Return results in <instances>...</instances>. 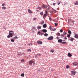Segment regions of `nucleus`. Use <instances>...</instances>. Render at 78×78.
I'll use <instances>...</instances> for the list:
<instances>
[{"mask_svg":"<svg viewBox=\"0 0 78 78\" xmlns=\"http://www.w3.org/2000/svg\"><path fill=\"white\" fill-rule=\"evenodd\" d=\"M38 9H41V10L42 9L41 8V7H38Z\"/></svg>","mask_w":78,"mask_h":78,"instance_id":"a19ab883","label":"nucleus"},{"mask_svg":"<svg viewBox=\"0 0 78 78\" xmlns=\"http://www.w3.org/2000/svg\"><path fill=\"white\" fill-rule=\"evenodd\" d=\"M60 32H61V33H62V32H63V30H62V29H61L60 30Z\"/></svg>","mask_w":78,"mask_h":78,"instance_id":"72a5a7b5","label":"nucleus"},{"mask_svg":"<svg viewBox=\"0 0 78 78\" xmlns=\"http://www.w3.org/2000/svg\"><path fill=\"white\" fill-rule=\"evenodd\" d=\"M62 42V40L61 39H59L58 40V42L60 43H61Z\"/></svg>","mask_w":78,"mask_h":78,"instance_id":"1a4fd4ad","label":"nucleus"},{"mask_svg":"<svg viewBox=\"0 0 78 78\" xmlns=\"http://www.w3.org/2000/svg\"><path fill=\"white\" fill-rule=\"evenodd\" d=\"M18 55H20V54H19V53Z\"/></svg>","mask_w":78,"mask_h":78,"instance_id":"8fccbe9b","label":"nucleus"},{"mask_svg":"<svg viewBox=\"0 0 78 78\" xmlns=\"http://www.w3.org/2000/svg\"><path fill=\"white\" fill-rule=\"evenodd\" d=\"M51 51L52 52V53H53L54 51H55V50H54L53 49H52V50H51Z\"/></svg>","mask_w":78,"mask_h":78,"instance_id":"2f4dec72","label":"nucleus"},{"mask_svg":"<svg viewBox=\"0 0 78 78\" xmlns=\"http://www.w3.org/2000/svg\"><path fill=\"white\" fill-rule=\"evenodd\" d=\"M14 34V32L12 31H10L9 32V35L7 36L8 38H10L12 37Z\"/></svg>","mask_w":78,"mask_h":78,"instance_id":"f03ea898","label":"nucleus"},{"mask_svg":"<svg viewBox=\"0 0 78 78\" xmlns=\"http://www.w3.org/2000/svg\"><path fill=\"white\" fill-rule=\"evenodd\" d=\"M37 43L39 44H42V42L41 41H37Z\"/></svg>","mask_w":78,"mask_h":78,"instance_id":"6e6552de","label":"nucleus"},{"mask_svg":"<svg viewBox=\"0 0 78 78\" xmlns=\"http://www.w3.org/2000/svg\"><path fill=\"white\" fill-rule=\"evenodd\" d=\"M43 34V33H41V35L42 36V35Z\"/></svg>","mask_w":78,"mask_h":78,"instance_id":"09e8293b","label":"nucleus"},{"mask_svg":"<svg viewBox=\"0 0 78 78\" xmlns=\"http://www.w3.org/2000/svg\"><path fill=\"white\" fill-rule=\"evenodd\" d=\"M64 39H65V40H66L67 39V37H65L64 38Z\"/></svg>","mask_w":78,"mask_h":78,"instance_id":"c03bdc74","label":"nucleus"},{"mask_svg":"<svg viewBox=\"0 0 78 78\" xmlns=\"http://www.w3.org/2000/svg\"><path fill=\"white\" fill-rule=\"evenodd\" d=\"M57 34H58V35L59 36H60V33H57Z\"/></svg>","mask_w":78,"mask_h":78,"instance_id":"37998d69","label":"nucleus"},{"mask_svg":"<svg viewBox=\"0 0 78 78\" xmlns=\"http://www.w3.org/2000/svg\"><path fill=\"white\" fill-rule=\"evenodd\" d=\"M47 15H48L47 14H46L45 13L44 14L43 16V17L44 19V18H45V17H46V16H47Z\"/></svg>","mask_w":78,"mask_h":78,"instance_id":"f8f14e48","label":"nucleus"},{"mask_svg":"<svg viewBox=\"0 0 78 78\" xmlns=\"http://www.w3.org/2000/svg\"><path fill=\"white\" fill-rule=\"evenodd\" d=\"M65 41V40H63V41Z\"/></svg>","mask_w":78,"mask_h":78,"instance_id":"603ef678","label":"nucleus"},{"mask_svg":"<svg viewBox=\"0 0 78 78\" xmlns=\"http://www.w3.org/2000/svg\"><path fill=\"white\" fill-rule=\"evenodd\" d=\"M5 5V4L4 3H3L2 5V6H4Z\"/></svg>","mask_w":78,"mask_h":78,"instance_id":"e433bc0d","label":"nucleus"},{"mask_svg":"<svg viewBox=\"0 0 78 78\" xmlns=\"http://www.w3.org/2000/svg\"><path fill=\"white\" fill-rule=\"evenodd\" d=\"M1 59V58H0V59Z\"/></svg>","mask_w":78,"mask_h":78,"instance_id":"864d4df0","label":"nucleus"},{"mask_svg":"<svg viewBox=\"0 0 78 78\" xmlns=\"http://www.w3.org/2000/svg\"><path fill=\"white\" fill-rule=\"evenodd\" d=\"M37 33L38 34H41V31H38V32Z\"/></svg>","mask_w":78,"mask_h":78,"instance_id":"79ce46f5","label":"nucleus"},{"mask_svg":"<svg viewBox=\"0 0 78 78\" xmlns=\"http://www.w3.org/2000/svg\"><path fill=\"white\" fill-rule=\"evenodd\" d=\"M44 36H48V34L46 33L44 34Z\"/></svg>","mask_w":78,"mask_h":78,"instance_id":"c756f323","label":"nucleus"},{"mask_svg":"<svg viewBox=\"0 0 78 78\" xmlns=\"http://www.w3.org/2000/svg\"><path fill=\"white\" fill-rule=\"evenodd\" d=\"M49 29H50V30H52V31H56V29H53V27L51 26L49 27Z\"/></svg>","mask_w":78,"mask_h":78,"instance_id":"20e7f679","label":"nucleus"},{"mask_svg":"<svg viewBox=\"0 0 78 78\" xmlns=\"http://www.w3.org/2000/svg\"><path fill=\"white\" fill-rule=\"evenodd\" d=\"M74 5H78V2L77 1L75 3Z\"/></svg>","mask_w":78,"mask_h":78,"instance_id":"aec40b11","label":"nucleus"},{"mask_svg":"<svg viewBox=\"0 0 78 78\" xmlns=\"http://www.w3.org/2000/svg\"><path fill=\"white\" fill-rule=\"evenodd\" d=\"M42 7L44 9L45 8L46 9H47L48 11H49L50 9V7L48 5H45L44 4H43L42 5Z\"/></svg>","mask_w":78,"mask_h":78,"instance_id":"f257e3e1","label":"nucleus"},{"mask_svg":"<svg viewBox=\"0 0 78 78\" xmlns=\"http://www.w3.org/2000/svg\"><path fill=\"white\" fill-rule=\"evenodd\" d=\"M43 28H46L47 27V24H44L43 25Z\"/></svg>","mask_w":78,"mask_h":78,"instance_id":"2eb2a0df","label":"nucleus"},{"mask_svg":"<svg viewBox=\"0 0 78 78\" xmlns=\"http://www.w3.org/2000/svg\"><path fill=\"white\" fill-rule=\"evenodd\" d=\"M48 40H50V41H51V40H53V36H51L48 37Z\"/></svg>","mask_w":78,"mask_h":78,"instance_id":"39448f33","label":"nucleus"},{"mask_svg":"<svg viewBox=\"0 0 78 78\" xmlns=\"http://www.w3.org/2000/svg\"><path fill=\"white\" fill-rule=\"evenodd\" d=\"M73 40H74V39L73 38H71V39H70V41H73Z\"/></svg>","mask_w":78,"mask_h":78,"instance_id":"cd10ccee","label":"nucleus"},{"mask_svg":"<svg viewBox=\"0 0 78 78\" xmlns=\"http://www.w3.org/2000/svg\"><path fill=\"white\" fill-rule=\"evenodd\" d=\"M73 66H76L78 64L76 62H74L73 63Z\"/></svg>","mask_w":78,"mask_h":78,"instance_id":"dca6fc26","label":"nucleus"},{"mask_svg":"<svg viewBox=\"0 0 78 78\" xmlns=\"http://www.w3.org/2000/svg\"><path fill=\"white\" fill-rule=\"evenodd\" d=\"M63 34L64 35H67V33L66 32H63Z\"/></svg>","mask_w":78,"mask_h":78,"instance_id":"bb28decb","label":"nucleus"},{"mask_svg":"<svg viewBox=\"0 0 78 78\" xmlns=\"http://www.w3.org/2000/svg\"><path fill=\"white\" fill-rule=\"evenodd\" d=\"M45 14L48 15V12L47 11V10H45Z\"/></svg>","mask_w":78,"mask_h":78,"instance_id":"7c9ffc66","label":"nucleus"},{"mask_svg":"<svg viewBox=\"0 0 78 78\" xmlns=\"http://www.w3.org/2000/svg\"><path fill=\"white\" fill-rule=\"evenodd\" d=\"M27 11L29 13H30V14H31V13H32V11H31L30 9H28Z\"/></svg>","mask_w":78,"mask_h":78,"instance_id":"0eeeda50","label":"nucleus"},{"mask_svg":"<svg viewBox=\"0 0 78 78\" xmlns=\"http://www.w3.org/2000/svg\"><path fill=\"white\" fill-rule=\"evenodd\" d=\"M42 31L43 32H44V33H46V32H47V30H46L44 29L43 30H42Z\"/></svg>","mask_w":78,"mask_h":78,"instance_id":"4468645a","label":"nucleus"},{"mask_svg":"<svg viewBox=\"0 0 78 78\" xmlns=\"http://www.w3.org/2000/svg\"><path fill=\"white\" fill-rule=\"evenodd\" d=\"M28 45H30V44H28Z\"/></svg>","mask_w":78,"mask_h":78,"instance_id":"3c124183","label":"nucleus"},{"mask_svg":"<svg viewBox=\"0 0 78 78\" xmlns=\"http://www.w3.org/2000/svg\"><path fill=\"white\" fill-rule=\"evenodd\" d=\"M49 19L50 20V21H51L52 20V19H51V17H49Z\"/></svg>","mask_w":78,"mask_h":78,"instance_id":"f704fd0d","label":"nucleus"},{"mask_svg":"<svg viewBox=\"0 0 78 78\" xmlns=\"http://www.w3.org/2000/svg\"><path fill=\"white\" fill-rule=\"evenodd\" d=\"M55 26H57L58 24L57 23H55Z\"/></svg>","mask_w":78,"mask_h":78,"instance_id":"58836bf2","label":"nucleus"},{"mask_svg":"<svg viewBox=\"0 0 78 78\" xmlns=\"http://www.w3.org/2000/svg\"><path fill=\"white\" fill-rule=\"evenodd\" d=\"M66 41L62 42V44H66Z\"/></svg>","mask_w":78,"mask_h":78,"instance_id":"c9c22d12","label":"nucleus"},{"mask_svg":"<svg viewBox=\"0 0 78 78\" xmlns=\"http://www.w3.org/2000/svg\"><path fill=\"white\" fill-rule=\"evenodd\" d=\"M55 5H56V3H53V5L54 6H55Z\"/></svg>","mask_w":78,"mask_h":78,"instance_id":"ea45409f","label":"nucleus"},{"mask_svg":"<svg viewBox=\"0 0 78 78\" xmlns=\"http://www.w3.org/2000/svg\"><path fill=\"white\" fill-rule=\"evenodd\" d=\"M45 22L44 21H42L41 23H39V24H41V25H43L44 23Z\"/></svg>","mask_w":78,"mask_h":78,"instance_id":"9b49d317","label":"nucleus"},{"mask_svg":"<svg viewBox=\"0 0 78 78\" xmlns=\"http://www.w3.org/2000/svg\"><path fill=\"white\" fill-rule=\"evenodd\" d=\"M27 52H29V51H30V52H31V49H28L27 50Z\"/></svg>","mask_w":78,"mask_h":78,"instance_id":"a211bd4d","label":"nucleus"},{"mask_svg":"<svg viewBox=\"0 0 78 78\" xmlns=\"http://www.w3.org/2000/svg\"><path fill=\"white\" fill-rule=\"evenodd\" d=\"M56 38H57V39H59V37H56Z\"/></svg>","mask_w":78,"mask_h":78,"instance_id":"a18cd8bd","label":"nucleus"},{"mask_svg":"<svg viewBox=\"0 0 78 78\" xmlns=\"http://www.w3.org/2000/svg\"><path fill=\"white\" fill-rule=\"evenodd\" d=\"M68 56L70 58V57H71L72 56V55H71V54H70V53H69L68 54Z\"/></svg>","mask_w":78,"mask_h":78,"instance_id":"9d476101","label":"nucleus"},{"mask_svg":"<svg viewBox=\"0 0 78 78\" xmlns=\"http://www.w3.org/2000/svg\"><path fill=\"white\" fill-rule=\"evenodd\" d=\"M13 39H18V37L17 36H16L13 38Z\"/></svg>","mask_w":78,"mask_h":78,"instance_id":"f3484780","label":"nucleus"},{"mask_svg":"<svg viewBox=\"0 0 78 78\" xmlns=\"http://www.w3.org/2000/svg\"><path fill=\"white\" fill-rule=\"evenodd\" d=\"M2 8L3 9H6V8L5 7H2Z\"/></svg>","mask_w":78,"mask_h":78,"instance_id":"a878e982","label":"nucleus"},{"mask_svg":"<svg viewBox=\"0 0 78 78\" xmlns=\"http://www.w3.org/2000/svg\"><path fill=\"white\" fill-rule=\"evenodd\" d=\"M66 69H69V68L70 67V66H69V65H67L66 66Z\"/></svg>","mask_w":78,"mask_h":78,"instance_id":"393cba45","label":"nucleus"},{"mask_svg":"<svg viewBox=\"0 0 78 78\" xmlns=\"http://www.w3.org/2000/svg\"><path fill=\"white\" fill-rule=\"evenodd\" d=\"M11 41L12 42H14V40L13 39H11Z\"/></svg>","mask_w":78,"mask_h":78,"instance_id":"c85d7f7f","label":"nucleus"},{"mask_svg":"<svg viewBox=\"0 0 78 78\" xmlns=\"http://www.w3.org/2000/svg\"><path fill=\"white\" fill-rule=\"evenodd\" d=\"M25 62V60L23 59H22V60H21V62Z\"/></svg>","mask_w":78,"mask_h":78,"instance_id":"4be33fe9","label":"nucleus"},{"mask_svg":"<svg viewBox=\"0 0 78 78\" xmlns=\"http://www.w3.org/2000/svg\"><path fill=\"white\" fill-rule=\"evenodd\" d=\"M61 36L62 37H64L65 36H64V34H62L61 35Z\"/></svg>","mask_w":78,"mask_h":78,"instance_id":"5701e85b","label":"nucleus"},{"mask_svg":"<svg viewBox=\"0 0 78 78\" xmlns=\"http://www.w3.org/2000/svg\"><path fill=\"white\" fill-rule=\"evenodd\" d=\"M60 3H61V2H59L58 3V5H59V4H60Z\"/></svg>","mask_w":78,"mask_h":78,"instance_id":"de8ad7c7","label":"nucleus"},{"mask_svg":"<svg viewBox=\"0 0 78 78\" xmlns=\"http://www.w3.org/2000/svg\"><path fill=\"white\" fill-rule=\"evenodd\" d=\"M68 33L69 34H72V32L70 30H69L68 31Z\"/></svg>","mask_w":78,"mask_h":78,"instance_id":"412c9836","label":"nucleus"},{"mask_svg":"<svg viewBox=\"0 0 78 78\" xmlns=\"http://www.w3.org/2000/svg\"><path fill=\"white\" fill-rule=\"evenodd\" d=\"M25 76V74H24V73L21 74V76H23H23Z\"/></svg>","mask_w":78,"mask_h":78,"instance_id":"b1692460","label":"nucleus"},{"mask_svg":"<svg viewBox=\"0 0 78 78\" xmlns=\"http://www.w3.org/2000/svg\"><path fill=\"white\" fill-rule=\"evenodd\" d=\"M67 37H70V34H69L68 35H67Z\"/></svg>","mask_w":78,"mask_h":78,"instance_id":"473e14b6","label":"nucleus"},{"mask_svg":"<svg viewBox=\"0 0 78 78\" xmlns=\"http://www.w3.org/2000/svg\"><path fill=\"white\" fill-rule=\"evenodd\" d=\"M29 64L30 65H31V64H33V66H34V64H35V63H34V61H32V60H30L29 62Z\"/></svg>","mask_w":78,"mask_h":78,"instance_id":"7ed1b4c3","label":"nucleus"},{"mask_svg":"<svg viewBox=\"0 0 78 78\" xmlns=\"http://www.w3.org/2000/svg\"><path fill=\"white\" fill-rule=\"evenodd\" d=\"M36 20V18H34V20Z\"/></svg>","mask_w":78,"mask_h":78,"instance_id":"49530a36","label":"nucleus"},{"mask_svg":"<svg viewBox=\"0 0 78 78\" xmlns=\"http://www.w3.org/2000/svg\"><path fill=\"white\" fill-rule=\"evenodd\" d=\"M44 13H43V12H40V14L41 15H43Z\"/></svg>","mask_w":78,"mask_h":78,"instance_id":"4c0bfd02","label":"nucleus"},{"mask_svg":"<svg viewBox=\"0 0 78 78\" xmlns=\"http://www.w3.org/2000/svg\"><path fill=\"white\" fill-rule=\"evenodd\" d=\"M74 37L76 39H78V34H76L75 35Z\"/></svg>","mask_w":78,"mask_h":78,"instance_id":"ddd939ff","label":"nucleus"},{"mask_svg":"<svg viewBox=\"0 0 78 78\" xmlns=\"http://www.w3.org/2000/svg\"><path fill=\"white\" fill-rule=\"evenodd\" d=\"M71 74L72 75H75L76 74V73L75 72L72 71L71 72Z\"/></svg>","mask_w":78,"mask_h":78,"instance_id":"423d86ee","label":"nucleus"},{"mask_svg":"<svg viewBox=\"0 0 78 78\" xmlns=\"http://www.w3.org/2000/svg\"><path fill=\"white\" fill-rule=\"evenodd\" d=\"M37 28L38 29H41V26H38Z\"/></svg>","mask_w":78,"mask_h":78,"instance_id":"6ab92c4d","label":"nucleus"}]
</instances>
